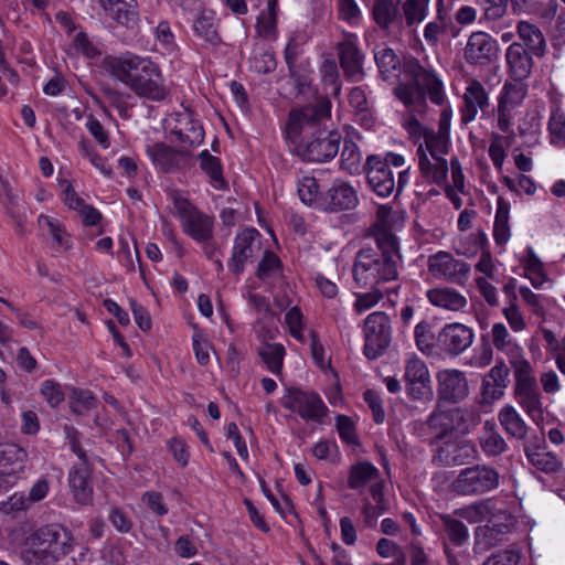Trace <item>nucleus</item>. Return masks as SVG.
Listing matches in <instances>:
<instances>
[{
  "label": "nucleus",
  "mask_w": 565,
  "mask_h": 565,
  "mask_svg": "<svg viewBox=\"0 0 565 565\" xmlns=\"http://www.w3.org/2000/svg\"><path fill=\"white\" fill-rule=\"evenodd\" d=\"M470 266L463 260L456 259L450 253L439 250L428 258V271L437 279L457 285H465Z\"/></svg>",
  "instance_id": "17"
},
{
  "label": "nucleus",
  "mask_w": 565,
  "mask_h": 565,
  "mask_svg": "<svg viewBox=\"0 0 565 565\" xmlns=\"http://www.w3.org/2000/svg\"><path fill=\"white\" fill-rule=\"evenodd\" d=\"M146 154L154 168L163 173H177L188 166V151L175 149L162 141L147 145Z\"/></svg>",
  "instance_id": "19"
},
{
  "label": "nucleus",
  "mask_w": 565,
  "mask_h": 565,
  "mask_svg": "<svg viewBox=\"0 0 565 565\" xmlns=\"http://www.w3.org/2000/svg\"><path fill=\"white\" fill-rule=\"evenodd\" d=\"M377 476L379 470L371 462L359 461L350 468L348 487L354 490L360 489Z\"/></svg>",
  "instance_id": "39"
},
{
  "label": "nucleus",
  "mask_w": 565,
  "mask_h": 565,
  "mask_svg": "<svg viewBox=\"0 0 565 565\" xmlns=\"http://www.w3.org/2000/svg\"><path fill=\"white\" fill-rule=\"evenodd\" d=\"M427 426L435 433V441L444 439L454 429L449 411H434L427 418Z\"/></svg>",
  "instance_id": "51"
},
{
  "label": "nucleus",
  "mask_w": 565,
  "mask_h": 565,
  "mask_svg": "<svg viewBox=\"0 0 565 565\" xmlns=\"http://www.w3.org/2000/svg\"><path fill=\"white\" fill-rule=\"evenodd\" d=\"M499 483V473L487 466L466 468L458 475L452 489L458 494L484 493L494 489Z\"/></svg>",
  "instance_id": "14"
},
{
  "label": "nucleus",
  "mask_w": 565,
  "mask_h": 565,
  "mask_svg": "<svg viewBox=\"0 0 565 565\" xmlns=\"http://www.w3.org/2000/svg\"><path fill=\"white\" fill-rule=\"evenodd\" d=\"M487 90L483 85L472 79L466 87L462 96V105L459 107L460 121L462 125L472 122L478 115L479 104L486 103Z\"/></svg>",
  "instance_id": "25"
},
{
  "label": "nucleus",
  "mask_w": 565,
  "mask_h": 565,
  "mask_svg": "<svg viewBox=\"0 0 565 565\" xmlns=\"http://www.w3.org/2000/svg\"><path fill=\"white\" fill-rule=\"evenodd\" d=\"M70 408L76 415H83L85 412L96 407V398L90 391L72 390Z\"/></svg>",
  "instance_id": "57"
},
{
  "label": "nucleus",
  "mask_w": 565,
  "mask_h": 565,
  "mask_svg": "<svg viewBox=\"0 0 565 565\" xmlns=\"http://www.w3.org/2000/svg\"><path fill=\"white\" fill-rule=\"evenodd\" d=\"M518 32L522 42H513L505 52L509 78L527 81L530 77V21H520Z\"/></svg>",
  "instance_id": "11"
},
{
  "label": "nucleus",
  "mask_w": 565,
  "mask_h": 565,
  "mask_svg": "<svg viewBox=\"0 0 565 565\" xmlns=\"http://www.w3.org/2000/svg\"><path fill=\"white\" fill-rule=\"evenodd\" d=\"M404 379L406 384L413 382H417V384H422L425 381L430 382L429 371L425 362L417 356L407 360Z\"/></svg>",
  "instance_id": "55"
},
{
  "label": "nucleus",
  "mask_w": 565,
  "mask_h": 565,
  "mask_svg": "<svg viewBox=\"0 0 565 565\" xmlns=\"http://www.w3.org/2000/svg\"><path fill=\"white\" fill-rule=\"evenodd\" d=\"M282 263L280 258L270 249H266L262 260L258 264L257 277L265 279L267 277L281 275Z\"/></svg>",
  "instance_id": "58"
},
{
  "label": "nucleus",
  "mask_w": 565,
  "mask_h": 565,
  "mask_svg": "<svg viewBox=\"0 0 565 565\" xmlns=\"http://www.w3.org/2000/svg\"><path fill=\"white\" fill-rule=\"evenodd\" d=\"M100 2L107 15L117 23L128 29L137 24L139 13L136 0H100Z\"/></svg>",
  "instance_id": "26"
},
{
  "label": "nucleus",
  "mask_w": 565,
  "mask_h": 565,
  "mask_svg": "<svg viewBox=\"0 0 565 565\" xmlns=\"http://www.w3.org/2000/svg\"><path fill=\"white\" fill-rule=\"evenodd\" d=\"M38 224L40 228L45 231L60 246L68 247L71 235L62 221L50 215L40 214Z\"/></svg>",
  "instance_id": "38"
},
{
  "label": "nucleus",
  "mask_w": 565,
  "mask_h": 565,
  "mask_svg": "<svg viewBox=\"0 0 565 565\" xmlns=\"http://www.w3.org/2000/svg\"><path fill=\"white\" fill-rule=\"evenodd\" d=\"M511 366L514 370L515 376V398L525 411L530 414V364L523 355L522 349L516 343H510L503 350Z\"/></svg>",
  "instance_id": "18"
},
{
  "label": "nucleus",
  "mask_w": 565,
  "mask_h": 565,
  "mask_svg": "<svg viewBox=\"0 0 565 565\" xmlns=\"http://www.w3.org/2000/svg\"><path fill=\"white\" fill-rule=\"evenodd\" d=\"M495 51V40L486 32H473L467 42L465 57L467 62L477 64L490 60Z\"/></svg>",
  "instance_id": "27"
},
{
  "label": "nucleus",
  "mask_w": 565,
  "mask_h": 565,
  "mask_svg": "<svg viewBox=\"0 0 565 565\" xmlns=\"http://www.w3.org/2000/svg\"><path fill=\"white\" fill-rule=\"evenodd\" d=\"M374 61L379 73L386 82L398 79L403 73L409 81L399 82L394 88V96L406 107L424 104L428 96L435 105L445 103L446 94L443 81L431 68H425L420 62L412 56L401 58L396 52L385 43L374 47Z\"/></svg>",
  "instance_id": "1"
},
{
  "label": "nucleus",
  "mask_w": 565,
  "mask_h": 565,
  "mask_svg": "<svg viewBox=\"0 0 565 565\" xmlns=\"http://www.w3.org/2000/svg\"><path fill=\"white\" fill-rule=\"evenodd\" d=\"M472 341V330L458 322L446 324L438 334L441 349L450 355H459L471 345Z\"/></svg>",
  "instance_id": "22"
},
{
  "label": "nucleus",
  "mask_w": 565,
  "mask_h": 565,
  "mask_svg": "<svg viewBox=\"0 0 565 565\" xmlns=\"http://www.w3.org/2000/svg\"><path fill=\"white\" fill-rule=\"evenodd\" d=\"M281 404L285 408L298 413L306 420L321 422L327 407L315 392H303L299 388H288Z\"/></svg>",
  "instance_id": "15"
},
{
  "label": "nucleus",
  "mask_w": 565,
  "mask_h": 565,
  "mask_svg": "<svg viewBox=\"0 0 565 565\" xmlns=\"http://www.w3.org/2000/svg\"><path fill=\"white\" fill-rule=\"evenodd\" d=\"M28 459L26 451L17 444H0V475L13 476L23 471Z\"/></svg>",
  "instance_id": "28"
},
{
  "label": "nucleus",
  "mask_w": 565,
  "mask_h": 565,
  "mask_svg": "<svg viewBox=\"0 0 565 565\" xmlns=\"http://www.w3.org/2000/svg\"><path fill=\"white\" fill-rule=\"evenodd\" d=\"M364 355L369 360L380 358L392 341L390 317L383 311L370 313L364 321Z\"/></svg>",
  "instance_id": "9"
},
{
  "label": "nucleus",
  "mask_w": 565,
  "mask_h": 565,
  "mask_svg": "<svg viewBox=\"0 0 565 565\" xmlns=\"http://www.w3.org/2000/svg\"><path fill=\"white\" fill-rule=\"evenodd\" d=\"M423 148L426 153L430 154L433 160L446 159L445 156L449 152V137L437 134L433 130H427L424 134Z\"/></svg>",
  "instance_id": "44"
},
{
  "label": "nucleus",
  "mask_w": 565,
  "mask_h": 565,
  "mask_svg": "<svg viewBox=\"0 0 565 565\" xmlns=\"http://www.w3.org/2000/svg\"><path fill=\"white\" fill-rule=\"evenodd\" d=\"M499 417L508 434L519 439L526 436L527 426L512 406L504 407Z\"/></svg>",
  "instance_id": "47"
},
{
  "label": "nucleus",
  "mask_w": 565,
  "mask_h": 565,
  "mask_svg": "<svg viewBox=\"0 0 565 565\" xmlns=\"http://www.w3.org/2000/svg\"><path fill=\"white\" fill-rule=\"evenodd\" d=\"M438 396L448 403H459L468 396L469 388L463 372L444 370L437 374Z\"/></svg>",
  "instance_id": "20"
},
{
  "label": "nucleus",
  "mask_w": 565,
  "mask_h": 565,
  "mask_svg": "<svg viewBox=\"0 0 565 565\" xmlns=\"http://www.w3.org/2000/svg\"><path fill=\"white\" fill-rule=\"evenodd\" d=\"M70 49L73 50L75 54L89 61L99 58L103 55L100 45L93 42L84 31H81L73 36Z\"/></svg>",
  "instance_id": "41"
},
{
  "label": "nucleus",
  "mask_w": 565,
  "mask_h": 565,
  "mask_svg": "<svg viewBox=\"0 0 565 565\" xmlns=\"http://www.w3.org/2000/svg\"><path fill=\"white\" fill-rule=\"evenodd\" d=\"M359 205L356 189L348 180L337 178L324 190L319 201V211L340 213Z\"/></svg>",
  "instance_id": "13"
},
{
  "label": "nucleus",
  "mask_w": 565,
  "mask_h": 565,
  "mask_svg": "<svg viewBox=\"0 0 565 565\" xmlns=\"http://www.w3.org/2000/svg\"><path fill=\"white\" fill-rule=\"evenodd\" d=\"M103 98L108 103L110 107L117 110L121 119H128L130 117V109L132 105L129 103L131 95L124 92L110 84H103L99 87Z\"/></svg>",
  "instance_id": "33"
},
{
  "label": "nucleus",
  "mask_w": 565,
  "mask_h": 565,
  "mask_svg": "<svg viewBox=\"0 0 565 565\" xmlns=\"http://www.w3.org/2000/svg\"><path fill=\"white\" fill-rule=\"evenodd\" d=\"M339 64L348 81L356 82L364 76L365 54L361 50L356 33L344 31L342 40L335 46Z\"/></svg>",
  "instance_id": "12"
},
{
  "label": "nucleus",
  "mask_w": 565,
  "mask_h": 565,
  "mask_svg": "<svg viewBox=\"0 0 565 565\" xmlns=\"http://www.w3.org/2000/svg\"><path fill=\"white\" fill-rule=\"evenodd\" d=\"M532 466L550 476H557L563 470V463L552 452H532Z\"/></svg>",
  "instance_id": "52"
},
{
  "label": "nucleus",
  "mask_w": 565,
  "mask_h": 565,
  "mask_svg": "<svg viewBox=\"0 0 565 565\" xmlns=\"http://www.w3.org/2000/svg\"><path fill=\"white\" fill-rule=\"evenodd\" d=\"M450 422L454 425L452 431L466 435L475 425V418L471 412L463 408H454L449 411Z\"/></svg>",
  "instance_id": "59"
},
{
  "label": "nucleus",
  "mask_w": 565,
  "mask_h": 565,
  "mask_svg": "<svg viewBox=\"0 0 565 565\" xmlns=\"http://www.w3.org/2000/svg\"><path fill=\"white\" fill-rule=\"evenodd\" d=\"M194 34L203 41L216 45L221 42L217 22L212 11H202L193 22Z\"/></svg>",
  "instance_id": "34"
},
{
  "label": "nucleus",
  "mask_w": 565,
  "mask_h": 565,
  "mask_svg": "<svg viewBox=\"0 0 565 565\" xmlns=\"http://www.w3.org/2000/svg\"><path fill=\"white\" fill-rule=\"evenodd\" d=\"M477 456V449L471 441L465 439L447 440L436 451L434 460L443 466H459L468 463Z\"/></svg>",
  "instance_id": "21"
},
{
  "label": "nucleus",
  "mask_w": 565,
  "mask_h": 565,
  "mask_svg": "<svg viewBox=\"0 0 565 565\" xmlns=\"http://www.w3.org/2000/svg\"><path fill=\"white\" fill-rule=\"evenodd\" d=\"M171 201L185 235L200 244H205L213 238L214 216L201 211L179 191L172 193Z\"/></svg>",
  "instance_id": "7"
},
{
  "label": "nucleus",
  "mask_w": 565,
  "mask_h": 565,
  "mask_svg": "<svg viewBox=\"0 0 565 565\" xmlns=\"http://www.w3.org/2000/svg\"><path fill=\"white\" fill-rule=\"evenodd\" d=\"M416 154L422 177L431 184L446 185L449 171L447 159L438 158L433 162L424 150L423 145H419Z\"/></svg>",
  "instance_id": "23"
},
{
  "label": "nucleus",
  "mask_w": 565,
  "mask_h": 565,
  "mask_svg": "<svg viewBox=\"0 0 565 565\" xmlns=\"http://www.w3.org/2000/svg\"><path fill=\"white\" fill-rule=\"evenodd\" d=\"M493 238L498 246L507 244L510 238L509 210L503 209L500 202L493 223Z\"/></svg>",
  "instance_id": "54"
},
{
  "label": "nucleus",
  "mask_w": 565,
  "mask_h": 565,
  "mask_svg": "<svg viewBox=\"0 0 565 565\" xmlns=\"http://www.w3.org/2000/svg\"><path fill=\"white\" fill-rule=\"evenodd\" d=\"M200 169L209 178L211 185L217 191L228 189V182L224 177L223 163L218 157L210 153L207 149L198 154Z\"/></svg>",
  "instance_id": "29"
},
{
  "label": "nucleus",
  "mask_w": 565,
  "mask_h": 565,
  "mask_svg": "<svg viewBox=\"0 0 565 565\" xmlns=\"http://www.w3.org/2000/svg\"><path fill=\"white\" fill-rule=\"evenodd\" d=\"M322 82L326 86H331L334 95L341 92V81L339 67L335 61L326 60L320 68Z\"/></svg>",
  "instance_id": "60"
},
{
  "label": "nucleus",
  "mask_w": 565,
  "mask_h": 565,
  "mask_svg": "<svg viewBox=\"0 0 565 565\" xmlns=\"http://www.w3.org/2000/svg\"><path fill=\"white\" fill-rule=\"evenodd\" d=\"M371 18L383 31H388L396 22H402L398 3L395 0H374Z\"/></svg>",
  "instance_id": "30"
},
{
  "label": "nucleus",
  "mask_w": 565,
  "mask_h": 565,
  "mask_svg": "<svg viewBox=\"0 0 565 565\" xmlns=\"http://www.w3.org/2000/svg\"><path fill=\"white\" fill-rule=\"evenodd\" d=\"M258 355L271 373L276 375L281 373L285 356V348L282 344L264 343L258 349Z\"/></svg>",
  "instance_id": "40"
},
{
  "label": "nucleus",
  "mask_w": 565,
  "mask_h": 565,
  "mask_svg": "<svg viewBox=\"0 0 565 565\" xmlns=\"http://www.w3.org/2000/svg\"><path fill=\"white\" fill-rule=\"evenodd\" d=\"M550 141L553 146L565 148V113L553 108L547 122Z\"/></svg>",
  "instance_id": "48"
},
{
  "label": "nucleus",
  "mask_w": 565,
  "mask_h": 565,
  "mask_svg": "<svg viewBox=\"0 0 565 565\" xmlns=\"http://www.w3.org/2000/svg\"><path fill=\"white\" fill-rule=\"evenodd\" d=\"M399 249H360L353 266L355 281L364 287L397 278Z\"/></svg>",
  "instance_id": "6"
},
{
  "label": "nucleus",
  "mask_w": 565,
  "mask_h": 565,
  "mask_svg": "<svg viewBox=\"0 0 565 565\" xmlns=\"http://www.w3.org/2000/svg\"><path fill=\"white\" fill-rule=\"evenodd\" d=\"M309 40L310 36L303 30L296 29L288 34L287 43L282 52L287 68H292V65L299 64Z\"/></svg>",
  "instance_id": "31"
},
{
  "label": "nucleus",
  "mask_w": 565,
  "mask_h": 565,
  "mask_svg": "<svg viewBox=\"0 0 565 565\" xmlns=\"http://www.w3.org/2000/svg\"><path fill=\"white\" fill-rule=\"evenodd\" d=\"M68 482L75 501L86 505L93 500L92 469L89 466H75L68 475Z\"/></svg>",
  "instance_id": "24"
},
{
  "label": "nucleus",
  "mask_w": 565,
  "mask_h": 565,
  "mask_svg": "<svg viewBox=\"0 0 565 565\" xmlns=\"http://www.w3.org/2000/svg\"><path fill=\"white\" fill-rule=\"evenodd\" d=\"M481 449L489 456H498L505 449V441L490 422L484 423L483 433L479 437Z\"/></svg>",
  "instance_id": "43"
},
{
  "label": "nucleus",
  "mask_w": 565,
  "mask_h": 565,
  "mask_svg": "<svg viewBox=\"0 0 565 565\" xmlns=\"http://www.w3.org/2000/svg\"><path fill=\"white\" fill-rule=\"evenodd\" d=\"M429 4L430 0H405L402 9L406 26L422 23L428 15Z\"/></svg>",
  "instance_id": "45"
},
{
  "label": "nucleus",
  "mask_w": 565,
  "mask_h": 565,
  "mask_svg": "<svg viewBox=\"0 0 565 565\" xmlns=\"http://www.w3.org/2000/svg\"><path fill=\"white\" fill-rule=\"evenodd\" d=\"M340 168L350 175H360L364 172V162L359 146L345 140L340 158Z\"/></svg>",
  "instance_id": "35"
},
{
  "label": "nucleus",
  "mask_w": 565,
  "mask_h": 565,
  "mask_svg": "<svg viewBox=\"0 0 565 565\" xmlns=\"http://www.w3.org/2000/svg\"><path fill=\"white\" fill-rule=\"evenodd\" d=\"M505 534L497 531L490 524L478 526L475 530V551L482 553L495 547Z\"/></svg>",
  "instance_id": "42"
},
{
  "label": "nucleus",
  "mask_w": 565,
  "mask_h": 565,
  "mask_svg": "<svg viewBox=\"0 0 565 565\" xmlns=\"http://www.w3.org/2000/svg\"><path fill=\"white\" fill-rule=\"evenodd\" d=\"M343 140L342 134L335 129L326 130L318 128L295 152L302 161L329 162L340 150Z\"/></svg>",
  "instance_id": "8"
},
{
  "label": "nucleus",
  "mask_w": 565,
  "mask_h": 565,
  "mask_svg": "<svg viewBox=\"0 0 565 565\" xmlns=\"http://www.w3.org/2000/svg\"><path fill=\"white\" fill-rule=\"evenodd\" d=\"M57 181L61 188V201L68 210L78 212L85 205V200L78 195L72 181L67 179H58Z\"/></svg>",
  "instance_id": "56"
},
{
  "label": "nucleus",
  "mask_w": 565,
  "mask_h": 565,
  "mask_svg": "<svg viewBox=\"0 0 565 565\" xmlns=\"http://www.w3.org/2000/svg\"><path fill=\"white\" fill-rule=\"evenodd\" d=\"M170 136L183 147L195 148L204 141V128L191 110L178 111L171 117Z\"/></svg>",
  "instance_id": "16"
},
{
  "label": "nucleus",
  "mask_w": 565,
  "mask_h": 565,
  "mask_svg": "<svg viewBox=\"0 0 565 565\" xmlns=\"http://www.w3.org/2000/svg\"><path fill=\"white\" fill-rule=\"evenodd\" d=\"M277 67V60L271 50H264L253 57L252 68L257 74H270Z\"/></svg>",
  "instance_id": "61"
},
{
  "label": "nucleus",
  "mask_w": 565,
  "mask_h": 565,
  "mask_svg": "<svg viewBox=\"0 0 565 565\" xmlns=\"http://www.w3.org/2000/svg\"><path fill=\"white\" fill-rule=\"evenodd\" d=\"M323 190L318 180L312 175H303L298 180L297 192L300 201L308 206L319 210L320 198Z\"/></svg>",
  "instance_id": "36"
},
{
  "label": "nucleus",
  "mask_w": 565,
  "mask_h": 565,
  "mask_svg": "<svg viewBox=\"0 0 565 565\" xmlns=\"http://www.w3.org/2000/svg\"><path fill=\"white\" fill-rule=\"evenodd\" d=\"M311 73L309 61H300L299 64L288 68V74L299 95L306 94L311 88Z\"/></svg>",
  "instance_id": "49"
},
{
  "label": "nucleus",
  "mask_w": 565,
  "mask_h": 565,
  "mask_svg": "<svg viewBox=\"0 0 565 565\" xmlns=\"http://www.w3.org/2000/svg\"><path fill=\"white\" fill-rule=\"evenodd\" d=\"M331 100L322 96L315 104L289 110L281 132L284 139L294 148V152L306 141L307 135L311 136L324 120L331 118Z\"/></svg>",
  "instance_id": "5"
},
{
  "label": "nucleus",
  "mask_w": 565,
  "mask_h": 565,
  "mask_svg": "<svg viewBox=\"0 0 565 565\" xmlns=\"http://www.w3.org/2000/svg\"><path fill=\"white\" fill-rule=\"evenodd\" d=\"M99 67L126 85L139 98L162 102L168 95L162 71L150 56H141L129 51L118 55L106 54Z\"/></svg>",
  "instance_id": "2"
},
{
  "label": "nucleus",
  "mask_w": 565,
  "mask_h": 565,
  "mask_svg": "<svg viewBox=\"0 0 565 565\" xmlns=\"http://www.w3.org/2000/svg\"><path fill=\"white\" fill-rule=\"evenodd\" d=\"M557 0H532V17L542 25H551L557 17Z\"/></svg>",
  "instance_id": "50"
},
{
  "label": "nucleus",
  "mask_w": 565,
  "mask_h": 565,
  "mask_svg": "<svg viewBox=\"0 0 565 565\" xmlns=\"http://www.w3.org/2000/svg\"><path fill=\"white\" fill-rule=\"evenodd\" d=\"M73 542L66 527L47 524L24 539L20 556L25 565H52L72 553Z\"/></svg>",
  "instance_id": "4"
},
{
  "label": "nucleus",
  "mask_w": 565,
  "mask_h": 565,
  "mask_svg": "<svg viewBox=\"0 0 565 565\" xmlns=\"http://www.w3.org/2000/svg\"><path fill=\"white\" fill-rule=\"evenodd\" d=\"M364 239H373L376 247H399V239L393 232L392 224L373 223L363 231Z\"/></svg>",
  "instance_id": "37"
},
{
  "label": "nucleus",
  "mask_w": 565,
  "mask_h": 565,
  "mask_svg": "<svg viewBox=\"0 0 565 565\" xmlns=\"http://www.w3.org/2000/svg\"><path fill=\"white\" fill-rule=\"evenodd\" d=\"M428 300L437 307L459 311L467 305L465 296L451 288H434L427 291Z\"/></svg>",
  "instance_id": "32"
},
{
  "label": "nucleus",
  "mask_w": 565,
  "mask_h": 565,
  "mask_svg": "<svg viewBox=\"0 0 565 565\" xmlns=\"http://www.w3.org/2000/svg\"><path fill=\"white\" fill-rule=\"evenodd\" d=\"M366 184L382 199L391 195L398 198L411 183V166L402 153L386 150L367 154L363 172Z\"/></svg>",
  "instance_id": "3"
},
{
  "label": "nucleus",
  "mask_w": 565,
  "mask_h": 565,
  "mask_svg": "<svg viewBox=\"0 0 565 565\" xmlns=\"http://www.w3.org/2000/svg\"><path fill=\"white\" fill-rule=\"evenodd\" d=\"M339 17L351 26H358L362 12L355 0H339Z\"/></svg>",
  "instance_id": "63"
},
{
  "label": "nucleus",
  "mask_w": 565,
  "mask_h": 565,
  "mask_svg": "<svg viewBox=\"0 0 565 565\" xmlns=\"http://www.w3.org/2000/svg\"><path fill=\"white\" fill-rule=\"evenodd\" d=\"M526 81L508 79L498 95L497 117L498 128L504 132L512 131V111L522 105L527 95Z\"/></svg>",
  "instance_id": "10"
},
{
  "label": "nucleus",
  "mask_w": 565,
  "mask_h": 565,
  "mask_svg": "<svg viewBox=\"0 0 565 565\" xmlns=\"http://www.w3.org/2000/svg\"><path fill=\"white\" fill-rule=\"evenodd\" d=\"M547 34L555 50L561 51L562 47L565 46V9H561L556 17L555 24L553 26L550 25L547 29Z\"/></svg>",
  "instance_id": "64"
},
{
  "label": "nucleus",
  "mask_w": 565,
  "mask_h": 565,
  "mask_svg": "<svg viewBox=\"0 0 565 565\" xmlns=\"http://www.w3.org/2000/svg\"><path fill=\"white\" fill-rule=\"evenodd\" d=\"M492 513L489 515L488 524L497 529V531L508 534L511 532L515 524L516 518L507 511L505 509L498 508L494 503L492 504Z\"/></svg>",
  "instance_id": "53"
},
{
  "label": "nucleus",
  "mask_w": 565,
  "mask_h": 565,
  "mask_svg": "<svg viewBox=\"0 0 565 565\" xmlns=\"http://www.w3.org/2000/svg\"><path fill=\"white\" fill-rule=\"evenodd\" d=\"M439 520L444 532L454 545L461 546L468 540V529L463 522L450 514H440Z\"/></svg>",
  "instance_id": "46"
},
{
  "label": "nucleus",
  "mask_w": 565,
  "mask_h": 565,
  "mask_svg": "<svg viewBox=\"0 0 565 565\" xmlns=\"http://www.w3.org/2000/svg\"><path fill=\"white\" fill-rule=\"evenodd\" d=\"M153 36L157 42L168 52L177 47L175 36L168 20H161L153 29Z\"/></svg>",
  "instance_id": "62"
}]
</instances>
